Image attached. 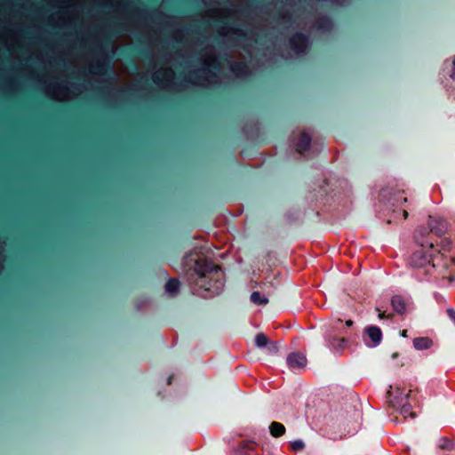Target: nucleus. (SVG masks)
Segmentation results:
<instances>
[{
    "label": "nucleus",
    "instance_id": "obj_18",
    "mask_svg": "<svg viewBox=\"0 0 455 455\" xmlns=\"http://www.w3.org/2000/svg\"><path fill=\"white\" fill-rule=\"evenodd\" d=\"M400 411V413L403 416L404 419L411 417L415 418L416 413L413 411L412 407L410 403V401L398 408H396Z\"/></svg>",
    "mask_w": 455,
    "mask_h": 455
},
{
    "label": "nucleus",
    "instance_id": "obj_9",
    "mask_svg": "<svg viewBox=\"0 0 455 455\" xmlns=\"http://www.w3.org/2000/svg\"><path fill=\"white\" fill-rule=\"evenodd\" d=\"M174 77V73L170 68H162L154 74V82L161 86L167 87Z\"/></svg>",
    "mask_w": 455,
    "mask_h": 455
},
{
    "label": "nucleus",
    "instance_id": "obj_7",
    "mask_svg": "<svg viewBox=\"0 0 455 455\" xmlns=\"http://www.w3.org/2000/svg\"><path fill=\"white\" fill-rule=\"evenodd\" d=\"M411 390H406V388H400L398 387H390L387 392V399L389 404L396 409L399 406L408 403L411 399Z\"/></svg>",
    "mask_w": 455,
    "mask_h": 455
},
{
    "label": "nucleus",
    "instance_id": "obj_27",
    "mask_svg": "<svg viewBox=\"0 0 455 455\" xmlns=\"http://www.w3.org/2000/svg\"><path fill=\"white\" fill-rule=\"evenodd\" d=\"M378 311L379 312V317L380 319H392L393 318V314H387V315L385 311L384 312H380L379 309H378Z\"/></svg>",
    "mask_w": 455,
    "mask_h": 455
},
{
    "label": "nucleus",
    "instance_id": "obj_13",
    "mask_svg": "<svg viewBox=\"0 0 455 455\" xmlns=\"http://www.w3.org/2000/svg\"><path fill=\"white\" fill-rule=\"evenodd\" d=\"M412 344L417 350L429 349L434 346V340L429 337H417L412 340Z\"/></svg>",
    "mask_w": 455,
    "mask_h": 455
},
{
    "label": "nucleus",
    "instance_id": "obj_8",
    "mask_svg": "<svg viewBox=\"0 0 455 455\" xmlns=\"http://www.w3.org/2000/svg\"><path fill=\"white\" fill-rule=\"evenodd\" d=\"M363 339L364 343L370 347H377L382 340V331L379 327L375 325L367 326L363 331Z\"/></svg>",
    "mask_w": 455,
    "mask_h": 455
},
{
    "label": "nucleus",
    "instance_id": "obj_17",
    "mask_svg": "<svg viewBox=\"0 0 455 455\" xmlns=\"http://www.w3.org/2000/svg\"><path fill=\"white\" fill-rule=\"evenodd\" d=\"M330 346L336 352H341L347 344V339L345 338H331L329 339Z\"/></svg>",
    "mask_w": 455,
    "mask_h": 455
},
{
    "label": "nucleus",
    "instance_id": "obj_6",
    "mask_svg": "<svg viewBox=\"0 0 455 455\" xmlns=\"http://www.w3.org/2000/svg\"><path fill=\"white\" fill-rule=\"evenodd\" d=\"M430 261V250L429 247L420 246L419 250L415 251L410 256L409 264L413 268H423L426 273L427 268L429 267Z\"/></svg>",
    "mask_w": 455,
    "mask_h": 455
},
{
    "label": "nucleus",
    "instance_id": "obj_12",
    "mask_svg": "<svg viewBox=\"0 0 455 455\" xmlns=\"http://www.w3.org/2000/svg\"><path fill=\"white\" fill-rule=\"evenodd\" d=\"M391 306L394 311L399 315H404L407 311V303L402 295H394L391 299Z\"/></svg>",
    "mask_w": 455,
    "mask_h": 455
},
{
    "label": "nucleus",
    "instance_id": "obj_16",
    "mask_svg": "<svg viewBox=\"0 0 455 455\" xmlns=\"http://www.w3.org/2000/svg\"><path fill=\"white\" fill-rule=\"evenodd\" d=\"M285 427L277 421H273L269 426V432L273 437H281L285 434Z\"/></svg>",
    "mask_w": 455,
    "mask_h": 455
},
{
    "label": "nucleus",
    "instance_id": "obj_32",
    "mask_svg": "<svg viewBox=\"0 0 455 455\" xmlns=\"http://www.w3.org/2000/svg\"><path fill=\"white\" fill-rule=\"evenodd\" d=\"M401 335L404 338H407L408 337V331L407 330H403L401 331Z\"/></svg>",
    "mask_w": 455,
    "mask_h": 455
},
{
    "label": "nucleus",
    "instance_id": "obj_2",
    "mask_svg": "<svg viewBox=\"0 0 455 455\" xmlns=\"http://www.w3.org/2000/svg\"><path fill=\"white\" fill-rule=\"evenodd\" d=\"M413 238L418 245L429 247L430 261L426 275L444 278L448 269L455 265V255L451 253L454 243L443 229H415Z\"/></svg>",
    "mask_w": 455,
    "mask_h": 455
},
{
    "label": "nucleus",
    "instance_id": "obj_23",
    "mask_svg": "<svg viewBox=\"0 0 455 455\" xmlns=\"http://www.w3.org/2000/svg\"><path fill=\"white\" fill-rule=\"evenodd\" d=\"M429 219L430 221L428 222V226L430 228H435V226H443L445 224L444 220L442 219L441 217L430 216Z\"/></svg>",
    "mask_w": 455,
    "mask_h": 455
},
{
    "label": "nucleus",
    "instance_id": "obj_10",
    "mask_svg": "<svg viewBox=\"0 0 455 455\" xmlns=\"http://www.w3.org/2000/svg\"><path fill=\"white\" fill-rule=\"evenodd\" d=\"M286 363L291 370L303 369L306 367L307 358L299 352H292L288 355Z\"/></svg>",
    "mask_w": 455,
    "mask_h": 455
},
{
    "label": "nucleus",
    "instance_id": "obj_15",
    "mask_svg": "<svg viewBox=\"0 0 455 455\" xmlns=\"http://www.w3.org/2000/svg\"><path fill=\"white\" fill-rule=\"evenodd\" d=\"M180 282L176 277L169 278L168 281L165 283V291L171 296V297H176L180 291Z\"/></svg>",
    "mask_w": 455,
    "mask_h": 455
},
{
    "label": "nucleus",
    "instance_id": "obj_5",
    "mask_svg": "<svg viewBox=\"0 0 455 455\" xmlns=\"http://www.w3.org/2000/svg\"><path fill=\"white\" fill-rule=\"evenodd\" d=\"M46 94L56 100H68L81 93V90L74 85L70 87L60 84H49L45 88Z\"/></svg>",
    "mask_w": 455,
    "mask_h": 455
},
{
    "label": "nucleus",
    "instance_id": "obj_25",
    "mask_svg": "<svg viewBox=\"0 0 455 455\" xmlns=\"http://www.w3.org/2000/svg\"><path fill=\"white\" fill-rule=\"evenodd\" d=\"M4 261H5L4 243L0 240V273L4 269Z\"/></svg>",
    "mask_w": 455,
    "mask_h": 455
},
{
    "label": "nucleus",
    "instance_id": "obj_26",
    "mask_svg": "<svg viewBox=\"0 0 455 455\" xmlns=\"http://www.w3.org/2000/svg\"><path fill=\"white\" fill-rule=\"evenodd\" d=\"M392 194V188H383L380 192H379V198L380 200H388L389 199V196Z\"/></svg>",
    "mask_w": 455,
    "mask_h": 455
},
{
    "label": "nucleus",
    "instance_id": "obj_14",
    "mask_svg": "<svg viewBox=\"0 0 455 455\" xmlns=\"http://www.w3.org/2000/svg\"><path fill=\"white\" fill-rule=\"evenodd\" d=\"M311 143V136L307 132H301L299 140L296 144V150L299 153H303L309 148Z\"/></svg>",
    "mask_w": 455,
    "mask_h": 455
},
{
    "label": "nucleus",
    "instance_id": "obj_20",
    "mask_svg": "<svg viewBox=\"0 0 455 455\" xmlns=\"http://www.w3.org/2000/svg\"><path fill=\"white\" fill-rule=\"evenodd\" d=\"M251 301L256 305H266L268 302V299L259 291H253L251 294Z\"/></svg>",
    "mask_w": 455,
    "mask_h": 455
},
{
    "label": "nucleus",
    "instance_id": "obj_30",
    "mask_svg": "<svg viewBox=\"0 0 455 455\" xmlns=\"http://www.w3.org/2000/svg\"><path fill=\"white\" fill-rule=\"evenodd\" d=\"M267 261H272V259H275L276 260V258L275 256L272 255V252H267Z\"/></svg>",
    "mask_w": 455,
    "mask_h": 455
},
{
    "label": "nucleus",
    "instance_id": "obj_1",
    "mask_svg": "<svg viewBox=\"0 0 455 455\" xmlns=\"http://www.w3.org/2000/svg\"><path fill=\"white\" fill-rule=\"evenodd\" d=\"M183 267L193 294L212 297L222 291L224 273L212 260L190 252L183 258Z\"/></svg>",
    "mask_w": 455,
    "mask_h": 455
},
{
    "label": "nucleus",
    "instance_id": "obj_29",
    "mask_svg": "<svg viewBox=\"0 0 455 455\" xmlns=\"http://www.w3.org/2000/svg\"><path fill=\"white\" fill-rule=\"evenodd\" d=\"M451 77L455 80V59L452 61V69L451 72Z\"/></svg>",
    "mask_w": 455,
    "mask_h": 455
},
{
    "label": "nucleus",
    "instance_id": "obj_4",
    "mask_svg": "<svg viewBox=\"0 0 455 455\" xmlns=\"http://www.w3.org/2000/svg\"><path fill=\"white\" fill-rule=\"evenodd\" d=\"M218 68L215 52L213 48H207L205 51V59L204 60V68L196 72L198 77L194 81L195 84L201 86H207L217 83V75L214 72Z\"/></svg>",
    "mask_w": 455,
    "mask_h": 455
},
{
    "label": "nucleus",
    "instance_id": "obj_11",
    "mask_svg": "<svg viewBox=\"0 0 455 455\" xmlns=\"http://www.w3.org/2000/svg\"><path fill=\"white\" fill-rule=\"evenodd\" d=\"M291 48L297 52H302L307 47V39L301 34L293 36L290 41Z\"/></svg>",
    "mask_w": 455,
    "mask_h": 455
},
{
    "label": "nucleus",
    "instance_id": "obj_21",
    "mask_svg": "<svg viewBox=\"0 0 455 455\" xmlns=\"http://www.w3.org/2000/svg\"><path fill=\"white\" fill-rule=\"evenodd\" d=\"M269 342V339L267 337L266 334L260 332V333H258L255 337V345L258 347H263L265 346H267Z\"/></svg>",
    "mask_w": 455,
    "mask_h": 455
},
{
    "label": "nucleus",
    "instance_id": "obj_24",
    "mask_svg": "<svg viewBox=\"0 0 455 455\" xmlns=\"http://www.w3.org/2000/svg\"><path fill=\"white\" fill-rule=\"evenodd\" d=\"M439 447L443 450H451L453 448V443L450 439L443 437L441 439Z\"/></svg>",
    "mask_w": 455,
    "mask_h": 455
},
{
    "label": "nucleus",
    "instance_id": "obj_22",
    "mask_svg": "<svg viewBox=\"0 0 455 455\" xmlns=\"http://www.w3.org/2000/svg\"><path fill=\"white\" fill-rule=\"evenodd\" d=\"M305 444L301 440H295L289 443V449L291 451L297 452L304 449Z\"/></svg>",
    "mask_w": 455,
    "mask_h": 455
},
{
    "label": "nucleus",
    "instance_id": "obj_33",
    "mask_svg": "<svg viewBox=\"0 0 455 455\" xmlns=\"http://www.w3.org/2000/svg\"><path fill=\"white\" fill-rule=\"evenodd\" d=\"M402 215H403V219H406L408 216V212L406 211H403Z\"/></svg>",
    "mask_w": 455,
    "mask_h": 455
},
{
    "label": "nucleus",
    "instance_id": "obj_31",
    "mask_svg": "<svg viewBox=\"0 0 455 455\" xmlns=\"http://www.w3.org/2000/svg\"><path fill=\"white\" fill-rule=\"evenodd\" d=\"M353 324H354V322H353L352 320H350V319H349V320H347V321H346V325H347V327H352V326H353Z\"/></svg>",
    "mask_w": 455,
    "mask_h": 455
},
{
    "label": "nucleus",
    "instance_id": "obj_3",
    "mask_svg": "<svg viewBox=\"0 0 455 455\" xmlns=\"http://www.w3.org/2000/svg\"><path fill=\"white\" fill-rule=\"evenodd\" d=\"M362 413L359 411H346L336 419L329 434L334 440L354 435L360 429Z\"/></svg>",
    "mask_w": 455,
    "mask_h": 455
},
{
    "label": "nucleus",
    "instance_id": "obj_19",
    "mask_svg": "<svg viewBox=\"0 0 455 455\" xmlns=\"http://www.w3.org/2000/svg\"><path fill=\"white\" fill-rule=\"evenodd\" d=\"M232 71L236 76H243L248 74V68L243 62L235 63L231 66Z\"/></svg>",
    "mask_w": 455,
    "mask_h": 455
},
{
    "label": "nucleus",
    "instance_id": "obj_28",
    "mask_svg": "<svg viewBox=\"0 0 455 455\" xmlns=\"http://www.w3.org/2000/svg\"><path fill=\"white\" fill-rule=\"evenodd\" d=\"M446 312L450 319L455 323V309L448 308Z\"/></svg>",
    "mask_w": 455,
    "mask_h": 455
}]
</instances>
